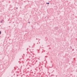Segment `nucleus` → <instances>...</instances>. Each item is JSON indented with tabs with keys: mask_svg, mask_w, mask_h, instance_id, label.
Masks as SVG:
<instances>
[{
	"mask_svg": "<svg viewBox=\"0 0 77 77\" xmlns=\"http://www.w3.org/2000/svg\"><path fill=\"white\" fill-rule=\"evenodd\" d=\"M55 29H56V30H57V29H58V27H55Z\"/></svg>",
	"mask_w": 77,
	"mask_h": 77,
	"instance_id": "nucleus-1",
	"label": "nucleus"
},
{
	"mask_svg": "<svg viewBox=\"0 0 77 77\" xmlns=\"http://www.w3.org/2000/svg\"><path fill=\"white\" fill-rule=\"evenodd\" d=\"M4 21V20H2L0 21L1 23H3V22Z\"/></svg>",
	"mask_w": 77,
	"mask_h": 77,
	"instance_id": "nucleus-2",
	"label": "nucleus"
},
{
	"mask_svg": "<svg viewBox=\"0 0 77 77\" xmlns=\"http://www.w3.org/2000/svg\"><path fill=\"white\" fill-rule=\"evenodd\" d=\"M1 33H2V32L0 31V35H1Z\"/></svg>",
	"mask_w": 77,
	"mask_h": 77,
	"instance_id": "nucleus-3",
	"label": "nucleus"
},
{
	"mask_svg": "<svg viewBox=\"0 0 77 77\" xmlns=\"http://www.w3.org/2000/svg\"><path fill=\"white\" fill-rule=\"evenodd\" d=\"M46 4H50V3H48L47 2V3H46Z\"/></svg>",
	"mask_w": 77,
	"mask_h": 77,
	"instance_id": "nucleus-4",
	"label": "nucleus"
},
{
	"mask_svg": "<svg viewBox=\"0 0 77 77\" xmlns=\"http://www.w3.org/2000/svg\"><path fill=\"white\" fill-rule=\"evenodd\" d=\"M16 9H18V8H17Z\"/></svg>",
	"mask_w": 77,
	"mask_h": 77,
	"instance_id": "nucleus-5",
	"label": "nucleus"
},
{
	"mask_svg": "<svg viewBox=\"0 0 77 77\" xmlns=\"http://www.w3.org/2000/svg\"><path fill=\"white\" fill-rule=\"evenodd\" d=\"M76 72H77V69L76 70Z\"/></svg>",
	"mask_w": 77,
	"mask_h": 77,
	"instance_id": "nucleus-6",
	"label": "nucleus"
},
{
	"mask_svg": "<svg viewBox=\"0 0 77 77\" xmlns=\"http://www.w3.org/2000/svg\"><path fill=\"white\" fill-rule=\"evenodd\" d=\"M28 23H30V22H29Z\"/></svg>",
	"mask_w": 77,
	"mask_h": 77,
	"instance_id": "nucleus-7",
	"label": "nucleus"
}]
</instances>
